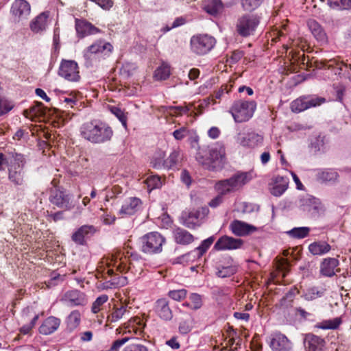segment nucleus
Masks as SVG:
<instances>
[{
  "label": "nucleus",
  "instance_id": "6e6d98bb",
  "mask_svg": "<svg viewBox=\"0 0 351 351\" xmlns=\"http://www.w3.org/2000/svg\"><path fill=\"white\" fill-rule=\"evenodd\" d=\"M187 291L186 289H182L178 290L170 291L168 295L176 301H181L186 296Z\"/></svg>",
  "mask_w": 351,
  "mask_h": 351
},
{
  "label": "nucleus",
  "instance_id": "79ce46f5",
  "mask_svg": "<svg viewBox=\"0 0 351 351\" xmlns=\"http://www.w3.org/2000/svg\"><path fill=\"white\" fill-rule=\"evenodd\" d=\"M214 239L212 237L205 239L204 241H202V244L195 249V252H191L187 254H185L182 256V258H184L185 257L190 256L192 255L193 256H195V255H194L193 254H196L198 256L203 255V254H204L206 252V250L210 247Z\"/></svg>",
  "mask_w": 351,
  "mask_h": 351
},
{
  "label": "nucleus",
  "instance_id": "2eb2a0df",
  "mask_svg": "<svg viewBox=\"0 0 351 351\" xmlns=\"http://www.w3.org/2000/svg\"><path fill=\"white\" fill-rule=\"evenodd\" d=\"M269 344L273 351H290L292 349V343L280 332L269 337Z\"/></svg>",
  "mask_w": 351,
  "mask_h": 351
},
{
  "label": "nucleus",
  "instance_id": "6ab92c4d",
  "mask_svg": "<svg viewBox=\"0 0 351 351\" xmlns=\"http://www.w3.org/2000/svg\"><path fill=\"white\" fill-rule=\"evenodd\" d=\"M30 12V5L25 0H15L11 7L12 14L19 20L26 19Z\"/></svg>",
  "mask_w": 351,
  "mask_h": 351
},
{
  "label": "nucleus",
  "instance_id": "0eeeda50",
  "mask_svg": "<svg viewBox=\"0 0 351 351\" xmlns=\"http://www.w3.org/2000/svg\"><path fill=\"white\" fill-rule=\"evenodd\" d=\"M101 263L106 265L108 267L107 273L109 275L113 274V269L110 267H114L120 272H125L131 269L132 263L128 265V260L123 253L118 249L114 250L113 252L105 256L101 260Z\"/></svg>",
  "mask_w": 351,
  "mask_h": 351
},
{
  "label": "nucleus",
  "instance_id": "f8f14e48",
  "mask_svg": "<svg viewBox=\"0 0 351 351\" xmlns=\"http://www.w3.org/2000/svg\"><path fill=\"white\" fill-rule=\"evenodd\" d=\"M326 101V99L319 97H301L291 104V109L293 112H301L312 107L320 106Z\"/></svg>",
  "mask_w": 351,
  "mask_h": 351
},
{
  "label": "nucleus",
  "instance_id": "72a5a7b5",
  "mask_svg": "<svg viewBox=\"0 0 351 351\" xmlns=\"http://www.w3.org/2000/svg\"><path fill=\"white\" fill-rule=\"evenodd\" d=\"M289 184V180L287 178L277 176L274 180V184L271 189V193L276 197L282 195L287 189Z\"/></svg>",
  "mask_w": 351,
  "mask_h": 351
},
{
  "label": "nucleus",
  "instance_id": "a211bd4d",
  "mask_svg": "<svg viewBox=\"0 0 351 351\" xmlns=\"http://www.w3.org/2000/svg\"><path fill=\"white\" fill-rule=\"evenodd\" d=\"M75 29L79 38H84L101 32V30L91 23L84 19H75Z\"/></svg>",
  "mask_w": 351,
  "mask_h": 351
},
{
  "label": "nucleus",
  "instance_id": "cd10ccee",
  "mask_svg": "<svg viewBox=\"0 0 351 351\" xmlns=\"http://www.w3.org/2000/svg\"><path fill=\"white\" fill-rule=\"evenodd\" d=\"M48 14L43 12L34 18L29 24L32 32L35 34L43 33L47 27Z\"/></svg>",
  "mask_w": 351,
  "mask_h": 351
},
{
  "label": "nucleus",
  "instance_id": "a878e982",
  "mask_svg": "<svg viewBox=\"0 0 351 351\" xmlns=\"http://www.w3.org/2000/svg\"><path fill=\"white\" fill-rule=\"evenodd\" d=\"M130 311L127 306L121 305L120 306H114L111 312L108 315L106 319V325L110 323L117 322L122 318L128 317Z\"/></svg>",
  "mask_w": 351,
  "mask_h": 351
},
{
  "label": "nucleus",
  "instance_id": "864d4df0",
  "mask_svg": "<svg viewBox=\"0 0 351 351\" xmlns=\"http://www.w3.org/2000/svg\"><path fill=\"white\" fill-rule=\"evenodd\" d=\"M259 207L254 204L242 202L238 206V210H241L243 213H250L253 211L258 210Z\"/></svg>",
  "mask_w": 351,
  "mask_h": 351
},
{
  "label": "nucleus",
  "instance_id": "09e8293b",
  "mask_svg": "<svg viewBox=\"0 0 351 351\" xmlns=\"http://www.w3.org/2000/svg\"><path fill=\"white\" fill-rule=\"evenodd\" d=\"M145 182L150 190L159 188L162 186L160 178L158 176L148 177Z\"/></svg>",
  "mask_w": 351,
  "mask_h": 351
},
{
  "label": "nucleus",
  "instance_id": "ddd939ff",
  "mask_svg": "<svg viewBox=\"0 0 351 351\" xmlns=\"http://www.w3.org/2000/svg\"><path fill=\"white\" fill-rule=\"evenodd\" d=\"M112 46L110 43L104 40H97L84 51V57L90 59L93 55L108 56L112 51Z\"/></svg>",
  "mask_w": 351,
  "mask_h": 351
},
{
  "label": "nucleus",
  "instance_id": "052dcab7",
  "mask_svg": "<svg viewBox=\"0 0 351 351\" xmlns=\"http://www.w3.org/2000/svg\"><path fill=\"white\" fill-rule=\"evenodd\" d=\"M131 337H125L120 339L114 341L108 351H119L120 348L127 343Z\"/></svg>",
  "mask_w": 351,
  "mask_h": 351
},
{
  "label": "nucleus",
  "instance_id": "338daca9",
  "mask_svg": "<svg viewBox=\"0 0 351 351\" xmlns=\"http://www.w3.org/2000/svg\"><path fill=\"white\" fill-rule=\"evenodd\" d=\"M223 195L219 193L209 202V206L212 208H216L219 206L223 202Z\"/></svg>",
  "mask_w": 351,
  "mask_h": 351
},
{
  "label": "nucleus",
  "instance_id": "8fccbe9b",
  "mask_svg": "<svg viewBox=\"0 0 351 351\" xmlns=\"http://www.w3.org/2000/svg\"><path fill=\"white\" fill-rule=\"evenodd\" d=\"M263 0H241V4L244 10L252 11L257 8Z\"/></svg>",
  "mask_w": 351,
  "mask_h": 351
},
{
  "label": "nucleus",
  "instance_id": "aec40b11",
  "mask_svg": "<svg viewBox=\"0 0 351 351\" xmlns=\"http://www.w3.org/2000/svg\"><path fill=\"white\" fill-rule=\"evenodd\" d=\"M243 243V241L240 239L223 236L218 239L214 247L217 250H235L240 248Z\"/></svg>",
  "mask_w": 351,
  "mask_h": 351
},
{
  "label": "nucleus",
  "instance_id": "f704fd0d",
  "mask_svg": "<svg viewBox=\"0 0 351 351\" xmlns=\"http://www.w3.org/2000/svg\"><path fill=\"white\" fill-rule=\"evenodd\" d=\"M203 9L212 16H217L223 10V4L220 0H206Z\"/></svg>",
  "mask_w": 351,
  "mask_h": 351
},
{
  "label": "nucleus",
  "instance_id": "20e7f679",
  "mask_svg": "<svg viewBox=\"0 0 351 351\" xmlns=\"http://www.w3.org/2000/svg\"><path fill=\"white\" fill-rule=\"evenodd\" d=\"M141 250L145 254H158L162 251L165 238L158 232H149L140 238Z\"/></svg>",
  "mask_w": 351,
  "mask_h": 351
},
{
  "label": "nucleus",
  "instance_id": "f257e3e1",
  "mask_svg": "<svg viewBox=\"0 0 351 351\" xmlns=\"http://www.w3.org/2000/svg\"><path fill=\"white\" fill-rule=\"evenodd\" d=\"M81 136L93 144H102L111 140L113 130L105 122L93 120L84 123L80 128Z\"/></svg>",
  "mask_w": 351,
  "mask_h": 351
},
{
  "label": "nucleus",
  "instance_id": "69168bd1",
  "mask_svg": "<svg viewBox=\"0 0 351 351\" xmlns=\"http://www.w3.org/2000/svg\"><path fill=\"white\" fill-rule=\"evenodd\" d=\"M166 344L173 350H178L180 348V343L177 337H173L167 340Z\"/></svg>",
  "mask_w": 351,
  "mask_h": 351
},
{
  "label": "nucleus",
  "instance_id": "6e6552de",
  "mask_svg": "<svg viewBox=\"0 0 351 351\" xmlns=\"http://www.w3.org/2000/svg\"><path fill=\"white\" fill-rule=\"evenodd\" d=\"M260 19L255 14H245L239 16L236 23L237 32L243 37L254 34L259 25Z\"/></svg>",
  "mask_w": 351,
  "mask_h": 351
},
{
  "label": "nucleus",
  "instance_id": "2f4dec72",
  "mask_svg": "<svg viewBox=\"0 0 351 351\" xmlns=\"http://www.w3.org/2000/svg\"><path fill=\"white\" fill-rule=\"evenodd\" d=\"M239 143L243 147L254 148L262 145L263 136L254 132L248 133L240 139Z\"/></svg>",
  "mask_w": 351,
  "mask_h": 351
},
{
  "label": "nucleus",
  "instance_id": "603ef678",
  "mask_svg": "<svg viewBox=\"0 0 351 351\" xmlns=\"http://www.w3.org/2000/svg\"><path fill=\"white\" fill-rule=\"evenodd\" d=\"M108 300V296L107 295H101L99 296L95 301L93 302L92 305V311L94 313H98L100 309L101 306L105 304Z\"/></svg>",
  "mask_w": 351,
  "mask_h": 351
},
{
  "label": "nucleus",
  "instance_id": "e433bc0d",
  "mask_svg": "<svg viewBox=\"0 0 351 351\" xmlns=\"http://www.w3.org/2000/svg\"><path fill=\"white\" fill-rule=\"evenodd\" d=\"M331 249V247L326 242H314L309 245L308 250L313 255L321 256L328 253Z\"/></svg>",
  "mask_w": 351,
  "mask_h": 351
},
{
  "label": "nucleus",
  "instance_id": "4be33fe9",
  "mask_svg": "<svg viewBox=\"0 0 351 351\" xmlns=\"http://www.w3.org/2000/svg\"><path fill=\"white\" fill-rule=\"evenodd\" d=\"M156 314L164 321H170L173 317V313L169 307V302L165 299H158L154 305Z\"/></svg>",
  "mask_w": 351,
  "mask_h": 351
},
{
  "label": "nucleus",
  "instance_id": "412c9836",
  "mask_svg": "<svg viewBox=\"0 0 351 351\" xmlns=\"http://www.w3.org/2000/svg\"><path fill=\"white\" fill-rule=\"evenodd\" d=\"M306 351H324L325 341L313 334H306L304 339Z\"/></svg>",
  "mask_w": 351,
  "mask_h": 351
},
{
  "label": "nucleus",
  "instance_id": "5701e85b",
  "mask_svg": "<svg viewBox=\"0 0 351 351\" xmlns=\"http://www.w3.org/2000/svg\"><path fill=\"white\" fill-rule=\"evenodd\" d=\"M141 206L142 202L139 198L131 197L123 202L120 213L132 215L138 212L141 208Z\"/></svg>",
  "mask_w": 351,
  "mask_h": 351
},
{
  "label": "nucleus",
  "instance_id": "423d86ee",
  "mask_svg": "<svg viewBox=\"0 0 351 351\" xmlns=\"http://www.w3.org/2000/svg\"><path fill=\"white\" fill-rule=\"evenodd\" d=\"M256 108V103L254 101L240 99L233 104L230 112L236 122L242 123L253 116Z\"/></svg>",
  "mask_w": 351,
  "mask_h": 351
},
{
  "label": "nucleus",
  "instance_id": "de8ad7c7",
  "mask_svg": "<svg viewBox=\"0 0 351 351\" xmlns=\"http://www.w3.org/2000/svg\"><path fill=\"white\" fill-rule=\"evenodd\" d=\"M189 307L193 310H197L202 306V296L197 293H192L189 296Z\"/></svg>",
  "mask_w": 351,
  "mask_h": 351
},
{
  "label": "nucleus",
  "instance_id": "49530a36",
  "mask_svg": "<svg viewBox=\"0 0 351 351\" xmlns=\"http://www.w3.org/2000/svg\"><path fill=\"white\" fill-rule=\"evenodd\" d=\"M328 4L333 9L347 10L351 8V0H328Z\"/></svg>",
  "mask_w": 351,
  "mask_h": 351
},
{
  "label": "nucleus",
  "instance_id": "7ed1b4c3",
  "mask_svg": "<svg viewBox=\"0 0 351 351\" xmlns=\"http://www.w3.org/2000/svg\"><path fill=\"white\" fill-rule=\"evenodd\" d=\"M25 159L21 154L13 155V160L8 166V179L15 187L24 186L26 184Z\"/></svg>",
  "mask_w": 351,
  "mask_h": 351
},
{
  "label": "nucleus",
  "instance_id": "ea45409f",
  "mask_svg": "<svg viewBox=\"0 0 351 351\" xmlns=\"http://www.w3.org/2000/svg\"><path fill=\"white\" fill-rule=\"evenodd\" d=\"M342 319L341 317H335L332 319L323 320L317 323L316 326L323 330H335L341 324Z\"/></svg>",
  "mask_w": 351,
  "mask_h": 351
},
{
  "label": "nucleus",
  "instance_id": "680f3d73",
  "mask_svg": "<svg viewBox=\"0 0 351 351\" xmlns=\"http://www.w3.org/2000/svg\"><path fill=\"white\" fill-rule=\"evenodd\" d=\"M12 108V105L7 100L0 97V116L8 112Z\"/></svg>",
  "mask_w": 351,
  "mask_h": 351
},
{
  "label": "nucleus",
  "instance_id": "b1692460",
  "mask_svg": "<svg viewBox=\"0 0 351 351\" xmlns=\"http://www.w3.org/2000/svg\"><path fill=\"white\" fill-rule=\"evenodd\" d=\"M96 232L95 226L92 225H84L79 228L72 234L71 239L73 242L78 245H84L85 238L93 235Z\"/></svg>",
  "mask_w": 351,
  "mask_h": 351
},
{
  "label": "nucleus",
  "instance_id": "dca6fc26",
  "mask_svg": "<svg viewBox=\"0 0 351 351\" xmlns=\"http://www.w3.org/2000/svg\"><path fill=\"white\" fill-rule=\"evenodd\" d=\"M216 275L219 278H228L237 271V265L231 258H226L216 264Z\"/></svg>",
  "mask_w": 351,
  "mask_h": 351
},
{
  "label": "nucleus",
  "instance_id": "4d7b16f0",
  "mask_svg": "<svg viewBox=\"0 0 351 351\" xmlns=\"http://www.w3.org/2000/svg\"><path fill=\"white\" fill-rule=\"evenodd\" d=\"M68 324L71 328H75L80 322V314L77 311H73L68 317Z\"/></svg>",
  "mask_w": 351,
  "mask_h": 351
},
{
  "label": "nucleus",
  "instance_id": "37998d69",
  "mask_svg": "<svg viewBox=\"0 0 351 351\" xmlns=\"http://www.w3.org/2000/svg\"><path fill=\"white\" fill-rule=\"evenodd\" d=\"M170 66L167 64H162L154 72V78L156 80H165L170 75Z\"/></svg>",
  "mask_w": 351,
  "mask_h": 351
},
{
  "label": "nucleus",
  "instance_id": "f03ea898",
  "mask_svg": "<svg viewBox=\"0 0 351 351\" xmlns=\"http://www.w3.org/2000/svg\"><path fill=\"white\" fill-rule=\"evenodd\" d=\"M252 179L251 173H237L230 178L217 182L215 184L216 190L221 195L236 192Z\"/></svg>",
  "mask_w": 351,
  "mask_h": 351
},
{
  "label": "nucleus",
  "instance_id": "c9c22d12",
  "mask_svg": "<svg viewBox=\"0 0 351 351\" xmlns=\"http://www.w3.org/2000/svg\"><path fill=\"white\" fill-rule=\"evenodd\" d=\"M326 289L320 287H311L304 291L302 297L306 301H313L322 298L325 294Z\"/></svg>",
  "mask_w": 351,
  "mask_h": 351
},
{
  "label": "nucleus",
  "instance_id": "3c124183",
  "mask_svg": "<svg viewBox=\"0 0 351 351\" xmlns=\"http://www.w3.org/2000/svg\"><path fill=\"white\" fill-rule=\"evenodd\" d=\"M110 112L114 114L122 123L124 128L127 126V118L123 111L118 107L111 106L110 108Z\"/></svg>",
  "mask_w": 351,
  "mask_h": 351
},
{
  "label": "nucleus",
  "instance_id": "39448f33",
  "mask_svg": "<svg viewBox=\"0 0 351 351\" xmlns=\"http://www.w3.org/2000/svg\"><path fill=\"white\" fill-rule=\"evenodd\" d=\"M226 151L223 145L217 142L211 145L208 149V156L204 158L201 151L196 154V160L199 163L206 165L211 164L213 167L221 165L224 160Z\"/></svg>",
  "mask_w": 351,
  "mask_h": 351
},
{
  "label": "nucleus",
  "instance_id": "e2e57ef3",
  "mask_svg": "<svg viewBox=\"0 0 351 351\" xmlns=\"http://www.w3.org/2000/svg\"><path fill=\"white\" fill-rule=\"evenodd\" d=\"M123 351H148V350L142 344H131L126 346Z\"/></svg>",
  "mask_w": 351,
  "mask_h": 351
},
{
  "label": "nucleus",
  "instance_id": "473e14b6",
  "mask_svg": "<svg viewBox=\"0 0 351 351\" xmlns=\"http://www.w3.org/2000/svg\"><path fill=\"white\" fill-rule=\"evenodd\" d=\"M173 235L175 241L178 244L188 245L193 241V236L187 230L179 227L173 230Z\"/></svg>",
  "mask_w": 351,
  "mask_h": 351
},
{
  "label": "nucleus",
  "instance_id": "c756f323",
  "mask_svg": "<svg viewBox=\"0 0 351 351\" xmlns=\"http://www.w3.org/2000/svg\"><path fill=\"white\" fill-rule=\"evenodd\" d=\"M339 261L335 258H326L320 265V273L326 277H332L335 274V269L339 265Z\"/></svg>",
  "mask_w": 351,
  "mask_h": 351
},
{
  "label": "nucleus",
  "instance_id": "bf43d9fd",
  "mask_svg": "<svg viewBox=\"0 0 351 351\" xmlns=\"http://www.w3.org/2000/svg\"><path fill=\"white\" fill-rule=\"evenodd\" d=\"M173 136L178 141H181L189 134V130L186 127H181L173 132Z\"/></svg>",
  "mask_w": 351,
  "mask_h": 351
},
{
  "label": "nucleus",
  "instance_id": "58836bf2",
  "mask_svg": "<svg viewBox=\"0 0 351 351\" xmlns=\"http://www.w3.org/2000/svg\"><path fill=\"white\" fill-rule=\"evenodd\" d=\"M338 176L337 172L332 169L321 170L317 174V180L323 182L335 181Z\"/></svg>",
  "mask_w": 351,
  "mask_h": 351
},
{
  "label": "nucleus",
  "instance_id": "0e129e2a",
  "mask_svg": "<svg viewBox=\"0 0 351 351\" xmlns=\"http://www.w3.org/2000/svg\"><path fill=\"white\" fill-rule=\"evenodd\" d=\"M173 112L177 116H180L183 114H186L191 110V108L188 106H175L172 108Z\"/></svg>",
  "mask_w": 351,
  "mask_h": 351
},
{
  "label": "nucleus",
  "instance_id": "9d476101",
  "mask_svg": "<svg viewBox=\"0 0 351 351\" xmlns=\"http://www.w3.org/2000/svg\"><path fill=\"white\" fill-rule=\"evenodd\" d=\"M49 200L52 204L66 210H71L75 206L73 196L63 189H51Z\"/></svg>",
  "mask_w": 351,
  "mask_h": 351
},
{
  "label": "nucleus",
  "instance_id": "5fc2aeb1",
  "mask_svg": "<svg viewBox=\"0 0 351 351\" xmlns=\"http://www.w3.org/2000/svg\"><path fill=\"white\" fill-rule=\"evenodd\" d=\"M322 66L324 68H332L337 66L339 71L342 70V66H346L343 62H339L335 59L324 60L321 61Z\"/></svg>",
  "mask_w": 351,
  "mask_h": 351
},
{
  "label": "nucleus",
  "instance_id": "9b49d317",
  "mask_svg": "<svg viewBox=\"0 0 351 351\" xmlns=\"http://www.w3.org/2000/svg\"><path fill=\"white\" fill-rule=\"evenodd\" d=\"M58 75L69 82H78L80 79L79 66L74 60H62L59 66Z\"/></svg>",
  "mask_w": 351,
  "mask_h": 351
},
{
  "label": "nucleus",
  "instance_id": "1a4fd4ad",
  "mask_svg": "<svg viewBox=\"0 0 351 351\" xmlns=\"http://www.w3.org/2000/svg\"><path fill=\"white\" fill-rule=\"evenodd\" d=\"M216 40L214 37L208 34H198L191 38V49L197 55L208 53L215 45Z\"/></svg>",
  "mask_w": 351,
  "mask_h": 351
},
{
  "label": "nucleus",
  "instance_id": "bb28decb",
  "mask_svg": "<svg viewBox=\"0 0 351 351\" xmlns=\"http://www.w3.org/2000/svg\"><path fill=\"white\" fill-rule=\"evenodd\" d=\"M307 26L315 38L320 43L327 42V35L322 25L315 19H308Z\"/></svg>",
  "mask_w": 351,
  "mask_h": 351
},
{
  "label": "nucleus",
  "instance_id": "13d9d810",
  "mask_svg": "<svg viewBox=\"0 0 351 351\" xmlns=\"http://www.w3.org/2000/svg\"><path fill=\"white\" fill-rule=\"evenodd\" d=\"M324 137L318 136L312 140L311 143V147L314 149L315 152H319L324 149Z\"/></svg>",
  "mask_w": 351,
  "mask_h": 351
},
{
  "label": "nucleus",
  "instance_id": "4468645a",
  "mask_svg": "<svg viewBox=\"0 0 351 351\" xmlns=\"http://www.w3.org/2000/svg\"><path fill=\"white\" fill-rule=\"evenodd\" d=\"M304 211L308 212L313 217H316L324 212V206L319 199L306 196L301 199Z\"/></svg>",
  "mask_w": 351,
  "mask_h": 351
},
{
  "label": "nucleus",
  "instance_id": "c03bdc74",
  "mask_svg": "<svg viewBox=\"0 0 351 351\" xmlns=\"http://www.w3.org/2000/svg\"><path fill=\"white\" fill-rule=\"evenodd\" d=\"M310 232V228L308 227H298L293 228L289 231L287 232V234L291 238L294 239H303L306 237Z\"/></svg>",
  "mask_w": 351,
  "mask_h": 351
},
{
  "label": "nucleus",
  "instance_id": "393cba45",
  "mask_svg": "<svg viewBox=\"0 0 351 351\" xmlns=\"http://www.w3.org/2000/svg\"><path fill=\"white\" fill-rule=\"evenodd\" d=\"M230 228L234 234L239 237L247 235L256 230L255 226L239 220L233 221Z\"/></svg>",
  "mask_w": 351,
  "mask_h": 351
},
{
  "label": "nucleus",
  "instance_id": "f3484780",
  "mask_svg": "<svg viewBox=\"0 0 351 351\" xmlns=\"http://www.w3.org/2000/svg\"><path fill=\"white\" fill-rule=\"evenodd\" d=\"M61 301L70 306H83L87 302L85 294L77 289L66 291L62 295Z\"/></svg>",
  "mask_w": 351,
  "mask_h": 351
},
{
  "label": "nucleus",
  "instance_id": "774afa93",
  "mask_svg": "<svg viewBox=\"0 0 351 351\" xmlns=\"http://www.w3.org/2000/svg\"><path fill=\"white\" fill-rule=\"evenodd\" d=\"M182 181L187 186H189L191 182V178L189 173L186 170H183L180 175Z\"/></svg>",
  "mask_w": 351,
  "mask_h": 351
},
{
  "label": "nucleus",
  "instance_id": "a19ab883",
  "mask_svg": "<svg viewBox=\"0 0 351 351\" xmlns=\"http://www.w3.org/2000/svg\"><path fill=\"white\" fill-rule=\"evenodd\" d=\"M42 106L43 104L41 102H37L35 105L31 106L29 109L24 110V116L32 120L36 117L41 116L44 113Z\"/></svg>",
  "mask_w": 351,
  "mask_h": 351
},
{
  "label": "nucleus",
  "instance_id": "7c9ffc66",
  "mask_svg": "<svg viewBox=\"0 0 351 351\" xmlns=\"http://www.w3.org/2000/svg\"><path fill=\"white\" fill-rule=\"evenodd\" d=\"M199 213L198 211L183 212L180 217V223L188 228L193 229L199 226Z\"/></svg>",
  "mask_w": 351,
  "mask_h": 351
},
{
  "label": "nucleus",
  "instance_id": "4c0bfd02",
  "mask_svg": "<svg viewBox=\"0 0 351 351\" xmlns=\"http://www.w3.org/2000/svg\"><path fill=\"white\" fill-rule=\"evenodd\" d=\"M181 154L179 150H173L169 157L165 160V169H177L181 161Z\"/></svg>",
  "mask_w": 351,
  "mask_h": 351
},
{
  "label": "nucleus",
  "instance_id": "c85d7f7f",
  "mask_svg": "<svg viewBox=\"0 0 351 351\" xmlns=\"http://www.w3.org/2000/svg\"><path fill=\"white\" fill-rule=\"evenodd\" d=\"M60 320L53 316L45 319L39 328V332L42 335H48L54 332L59 328Z\"/></svg>",
  "mask_w": 351,
  "mask_h": 351
},
{
  "label": "nucleus",
  "instance_id": "a18cd8bd",
  "mask_svg": "<svg viewBox=\"0 0 351 351\" xmlns=\"http://www.w3.org/2000/svg\"><path fill=\"white\" fill-rule=\"evenodd\" d=\"M165 156L162 151L155 153L151 161L152 167L156 169H165Z\"/></svg>",
  "mask_w": 351,
  "mask_h": 351
}]
</instances>
